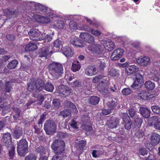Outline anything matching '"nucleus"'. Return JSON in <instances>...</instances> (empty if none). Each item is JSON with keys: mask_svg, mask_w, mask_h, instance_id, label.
Returning a JSON list of instances; mask_svg holds the SVG:
<instances>
[{"mask_svg": "<svg viewBox=\"0 0 160 160\" xmlns=\"http://www.w3.org/2000/svg\"><path fill=\"white\" fill-rule=\"evenodd\" d=\"M48 68L50 73L54 78H59L63 73V67L60 63L53 62L48 65Z\"/></svg>", "mask_w": 160, "mask_h": 160, "instance_id": "1", "label": "nucleus"}, {"mask_svg": "<svg viewBox=\"0 0 160 160\" xmlns=\"http://www.w3.org/2000/svg\"><path fill=\"white\" fill-rule=\"evenodd\" d=\"M55 154L64 155L65 151V143L61 139H56L51 146Z\"/></svg>", "mask_w": 160, "mask_h": 160, "instance_id": "2", "label": "nucleus"}, {"mask_svg": "<svg viewBox=\"0 0 160 160\" xmlns=\"http://www.w3.org/2000/svg\"><path fill=\"white\" fill-rule=\"evenodd\" d=\"M28 142L24 139L21 140L18 143L17 151L18 154L22 157L24 156L28 151Z\"/></svg>", "mask_w": 160, "mask_h": 160, "instance_id": "3", "label": "nucleus"}, {"mask_svg": "<svg viewBox=\"0 0 160 160\" xmlns=\"http://www.w3.org/2000/svg\"><path fill=\"white\" fill-rule=\"evenodd\" d=\"M56 128V124L52 120H46L44 123V129L48 135H52L55 132Z\"/></svg>", "mask_w": 160, "mask_h": 160, "instance_id": "4", "label": "nucleus"}, {"mask_svg": "<svg viewBox=\"0 0 160 160\" xmlns=\"http://www.w3.org/2000/svg\"><path fill=\"white\" fill-rule=\"evenodd\" d=\"M107 82L106 79H103V81L100 82L97 86L98 91L105 98H108L110 96V92L108 89L107 84L106 82Z\"/></svg>", "mask_w": 160, "mask_h": 160, "instance_id": "5", "label": "nucleus"}, {"mask_svg": "<svg viewBox=\"0 0 160 160\" xmlns=\"http://www.w3.org/2000/svg\"><path fill=\"white\" fill-rule=\"evenodd\" d=\"M135 80L131 86L135 90H138L143 85V78L142 76L139 73L136 74Z\"/></svg>", "mask_w": 160, "mask_h": 160, "instance_id": "6", "label": "nucleus"}, {"mask_svg": "<svg viewBox=\"0 0 160 160\" xmlns=\"http://www.w3.org/2000/svg\"><path fill=\"white\" fill-rule=\"evenodd\" d=\"M30 39L32 41H42L45 38L42 37L41 33L38 29H31L28 33Z\"/></svg>", "mask_w": 160, "mask_h": 160, "instance_id": "7", "label": "nucleus"}, {"mask_svg": "<svg viewBox=\"0 0 160 160\" xmlns=\"http://www.w3.org/2000/svg\"><path fill=\"white\" fill-rule=\"evenodd\" d=\"M120 120L119 118L112 116L107 120V125L110 128H116L119 125H121L119 124Z\"/></svg>", "mask_w": 160, "mask_h": 160, "instance_id": "8", "label": "nucleus"}, {"mask_svg": "<svg viewBox=\"0 0 160 160\" xmlns=\"http://www.w3.org/2000/svg\"><path fill=\"white\" fill-rule=\"evenodd\" d=\"M124 51L121 48H118L114 50L111 55V60L112 61H117L119 60L123 55Z\"/></svg>", "mask_w": 160, "mask_h": 160, "instance_id": "9", "label": "nucleus"}, {"mask_svg": "<svg viewBox=\"0 0 160 160\" xmlns=\"http://www.w3.org/2000/svg\"><path fill=\"white\" fill-rule=\"evenodd\" d=\"M122 118L124 123V127L127 130H129L131 128L132 122L127 113H123L122 115Z\"/></svg>", "mask_w": 160, "mask_h": 160, "instance_id": "10", "label": "nucleus"}, {"mask_svg": "<svg viewBox=\"0 0 160 160\" xmlns=\"http://www.w3.org/2000/svg\"><path fill=\"white\" fill-rule=\"evenodd\" d=\"M88 50L95 54H100L103 51V48L101 45L98 44H93L88 47Z\"/></svg>", "mask_w": 160, "mask_h": 160, "instance_id": "11", "label": "nucleus"}, {"mask_svg": "<svg viewBox=\"0 0 160 160\" xmlns=\"http://www.w3.org/2000/svg\"><path fill=\"white\" fill-rule=\"evenodd\" d=\"M46 116V114L43 113L41 116L40 118L38 123V125L34 124V128L35 130L34 133L39 134L40 132V129L42 127V123L45 120V118Z\"/></svg>", "mask_w": 160, "mask_h": 160, "instance_id": "12", "label": "nucleus"}, {"mask_svg": "<svg viewBox=\"0 0 160 160\" xmlns=\"http://www.w3.org/2000/svg\"><path fill=\"white\" fill-rule=\"evenodd\" d=\"M80 37L84 41L88 43H92L94 42V37L90 34L87 32L81 33L80 35Z\"/></svg>", "mask_w": 160, "mask_h": 160, "instance_id": "13", "label": "nucleus"}, {"mask_svg": "<svg viewBox=\"0 0 160 160\" xmlns=\"http://www.w3.org/2000/svg\"><path fill=\"white\" fill-rule=\"evenodd\" d=\"M51 47H46L42 48L39 52V56L41 57H47L49 54L52 53V51L51 50Z\"/></svg>", "mask_w": 160, "mask_h": 160, "instance_id": "14", "label": "nucleus"}, {"mask_svg": "<svg viewBox=\"0 0 160 160\" xmlns=\"http://www.w3.org/2000/svg\"><path fill=\"white\" fill-rule=\"evenodd\" d=\"M70 43L75 47L82 48L84 46L83 41L76 37L72 38L70 40Z\"/></svg>", "mask_w": 160, "mask_h": 160, "instance_id": "15", "label": "nucleus"}, {"mask_svg": "<svg viewBox=\"0 0 160 160\" xmlns=\"http://www.w3.org/2000/svg\"><path fill=\"white\" fill-rule=\"evenodd\" d=\"M35 20L41 23H48L50 21L49 18L47 17L42 16L38 15L34 16Z\"/></svg>", "mask_w": 160, "mask_h": 160, "instance_id": "16", "label": "nucleus"}, {"mask_svg": "<svg viewBox=\"0 0 160 160\" xmlns=\"http://www.w3.org/2000/svg\"><path fill=\"white\" fill-rule=\"evenodd\" d=\"M44 81L42 79H36V88H35V91L34 92L38 93L43 90L44 88Z\"/></svg>", "mask_w": 160, "mask_h": 160, "instance_id": "17", "label": "nucleus"}, {"mask_svg": "<svg viewBox=\"0 0 160 160\" xmlns=\"http://www.w3.org/2000/svg\"><path fill=\"white\" fill-rule=\"evenodd\" d=\"M137 62L141 66L146 67L150 62V59L148 57H144L143 58H138L136 59Z\"/></svg>", "mask_w": 160, "mask_h": 160, "instance_id": "18", "label": "nucleus"}, {"mask_svg": "<svg viewBox=\"0 0 160 160\" xmlns=\"http://www.w3.org/2000/svg\"><path fill=\"white\" fill-rule=\"evenodd\" d=\"M63 53L67 57H71L73 55V51L69 47L66 46L62 48Z\"/></svg>", "mask_w": 160, "mask_h": 160, "instance_id": "19", "label": "nucleus"}, {"mask_svg": "<svg viewBox=\"0 0 160 160\" xmlns=\"http://www.w3.org/2000/svg\"><path fill=\"white\" fill-rule=\"evenodd\" d=\"M138 68L135 65H130L126 68L125 72L129 76L133 73L138 71Z\"/></svg>", "mask_w": 160, "mask_h": 160, "instance_id": "20", "label": "nucleus"}, {"mask_svg": "<svg viewBox=\"0 0 160 160\" xmlns=\"http://www.w3.org/2000/svg\"><path fill=\"white\" fill-rule=\"evenodd\" d=\"M139 111L142 116L145 118H148L150 116L151 112L147 107H141L139 108Z\"/></svg>", "mask_w": 160, "mask_h": 160, "instance_id": "21", "label": "nucleus"}, {"mask_svg": "<svg viewBox=\"0 0 160 160\" xmlns=\"http://www.w3.org/2000/svg\"><path fill=\"white\" fill-rule=\"evenodd\" d=\"M98 70L93 66H89L85 71V73L87 76H92L96 74Z\"/></svg>", "mask_w": 160, "mask_h": 160, "instance_id": "22", "label": "nucleus"}, {"mask_svg": "<svg viewBox=\"0 0 160 160\" xmlns=\"http://www.w3.org/2000/svg\"><path fill=\"white\" fill-rule=\"evenodd\" d=\"M2 141L7 147H8L9 146L11 145V137L10 133H7L4 134Z\"/></svg>", "mask_w": 160, "mask_h": 160, "instance_id": "23", "label": "nucleus"}, {"mask_svg": "<svg viewBox=\"0 0 160 160\" xmlns=\"http://www.w3.org/2000/svg\"><path fill=\"white\" fill-rule=\"evenodd\" d=\"M151 140L153 144L157 145L160 141V135L157 133H153L151 136Z\"/></svg>", "mask_w": 160, "mask_h": 160, "instance_id": "24", "label": "nucleus"}, {"mask_svg": "<svg viewBox=\"0 0 160 160\" xmlns=\"http://www.w3.org/2000/svg\"><path fill=\"white\" fill-rule=\"evenodd\" d=\"M0 108L2 109V113L5 114L10 110V106L7 101L0 104Z\"/></svg>", "mask_w": 160, "mask_h": 160, "instance_id": "25", "label": "nucleus"}, {"mask_svg": "<svg viewBox=\"0 0 160 160\" xmlns=\"http://www.w3.org/2000/svg\"><path fill=\"white\" fill-rule=\"evenodd\" d=\"M100 98L97 96H92L88 99V104L90 106L96 105L98 104L100 101Z\"/></svg>", "mask_w": 160, "mask_h": 160, "instance_id": "26", "label": "nucleus"}, {"mask_svg": "<svg viewBox=\"0 0 160 160\" xmlns=\"http://www.w3.org/2000/svg\"><path fill=\"white\" fill-rule=\"evenodd\" d=\"M36 88V79L32 78L28 83V90L29 92H32Z\"/></svg>", "mask_w": 160, "mask_h": 160, "instance_id": "27", "label": "nucleus"}, {"mask_svg": "<svg viewBox=\"0 0 160 160\" xmlns=\"http://www.w3.org/2000/svg\"><path fill=\"white\" fill-rule=\"evenodd\" d=\"M106 104L111 110L113 109L117 105L116 99L115 98H109Z\"/></svg>", "mask_w": 160, "mask_h": 160, "instance_id": "28", "label": "nucleus"}, {"mask_svg": "<svg viewBox=\"0 0 160 160\" xmlns=\"http://www.w3.org/2000/svg\"><path fill=\"white\" fill-rule=\"evenodd\" d=\"M33 95L34 98H38V100L36 103L37 105L39 106L41 105L44 100V96L42 95L39 94L37 92H33Z\"/></svg>", "mask_w": 160, "mask_h": 160, "instance_id": "29", "label": "nucleus"}, {"mask_svg": "<svg viewBox=\"0 0 160 160\" xmlns=\"http://www.w3.org/2000/svg\"><path fill=\"white\" fill-rule=\"evenodd\" d=\"M104 46L106 50L109 51H111L113 50L114 48V42L111 40H109L105 41Z\"/></svg>", "mask_w": 160, "mask_h": 160, "instance_id": "30", "label": "nucleus"}, {"mask_svg": "<svg viewBox=\"0 0 160 160\" xmlns=\"http://www.w3.org/2000/svg\"><path fill=\"white\" fill-rule=\"evenodd\" d=\"M5 15L7 16L16 15L18 12L17 10L13 8H9L4 10L3 11Z\"/></svg>", "mask_w": 160, "mask_h": 160, "instance_id": "31", "label": "nucleus"}, {"mask_svg": "<svg viewBox=\"0 0 160 160\" xmlns=\"http://www.w3.org/2000/svg\"><path fill=\"white\" fill-rule=\"evenodd\" d=\"M13 132L14 136L17 138H19L21 136H22V135L21 128L19 126H16L14 128Z\"/></svg>", "mask_w": 160, "mask_h": 160, "instance_id": "32", "label": "nucleus"}, {"mask_svg": "<svg viewBox=\"0 0 160 160\" xmlns=\"http://www.w3.org/2000/svg\"><path fill=\"white\" fill-rule=\"evenodd\" d=\"M59 116H62L63 118H67L71 115V110L66 109L59 112L58 113Z\"/></svg>", "mask_w": 160, "mask_h": 160, "instance_id": "33", "label": "nucleus"}, {"mask_svg": "<svg viewBox=\"0 0 160 160\" xmlns=\"http://www.w3.org/2000/svg\"><path fill=\"white\" fill-rule=\"evenodd\" d=\"M71 89L66 86H62L60 89V92L61 94L66 96H68L71 92Z\"/></svg>", "mask_w": 160, "mask_h": 160, "instance_id": "34", "label": "nucleus"}, {"mask_svg": "<svg viewBox=\"0 0 160 160\" xmlns=\"http://www.w3.org/2000/svg\"><path fill=\"white\" fill-rule=\"evenodd\" d=\"M37 48L36 44L33 43H29L26 45L25 50L27 52L35 50Z\"/></svg>", "mask_w": 160, "mask_h": 160, "instance_id": "35", "label": "nucleus"}, {"mask_svg": "<svg viewBox=\"0 0 160 160\" xmlns=\"http://www.w3.org/2000/svg\"><path fill=\"white\" fill-rule=\"evenodd\" d=\"M35 9L40 10L42 13L45 14L48 11V8L45 6H43L39 3H37L35 5Z\"/></svg>", "mask_w": 160, "mask_h": 160, "instance_id": "36", "label": "nucleus"}, {"mask_svg": "<svg viewBox=\"0 0 160 160\" xmlns=\"http://www.w3.org/2000/svg\"><path fill=\"white\" fill-rule=\"evenodd\" d=\"M81 68L79 62L77 60L74 61L72 63L71 69L73 72L78 71Z\"/></svg>", "mask_w": 160, "mask_h": 160, "instance_id": "37", "label": "nucleus"}, {"mask_svg": "<svg viewBox=\"0 0 160 160\" xmlns=\"http://www.w3.org/2000/svg\"><path fill=\"white\" fill-rule=\"evenodd\" d=\"M83 129L86 131V134L87 135H89L92 133V128L90 123L84 125L83 126Z\"/></svg>", "mask_w": 160, "mask_h": 160, "instance_id": "38", "label": "nucleus"}, {"mask_svg": "<svg viewBox=\"0 0 160 160\" xmlns=\"http://www.w3.org/2000/svg\"><path fill=\"white\" fill-rule=\"evenodd\" d=\"M145 88L148 90H152L155 87V84L151 81H146L145 84Z\"/></svg>", "mask_w": 160, "mask_h": 160, "instance_id": "39", "label": "nucleus"}, {"mask_svg": "<svg viewBox=\"0 0 160 160\" xmlns=\"http://www.w3.org/2000/svg\"><path fill=\"white\" fill-rule=\"evenodd\" d=\"M65 24L63 21L62 20H57L55 21L54 26L56 28L60 29H63Z\"/></svg>", "mask_w": 160, "mask_h": 160, "instance_id": "40", "label": "nucleus"}, {"mask_svg": "<svg viewBox=\"0 0 160 160\" xmlns=\"http://www.w3.org/2000/svg\"><path fill=\"white\" fill-rule=\"evenodd\" d=\"M150 94L148 91L145 90L141 91L138 94V96L143 100H146L149 98Z\"/></svg>", "mask_w": 160, "mask_h": 160, "instance_id": "41", "label": "nucleus"}, {"mask_svg": "<svg viewBox=\"0 0 160 160\" xmlns=\"http://www.w3.org/2000/svg\"><path fill=\"white\" fill-rule=\"evenodd\" d=\"M18 63V62L17 60H13L8 63L7 67L11 69H14L16 68Z\"/></svg>", "mask_w": 160, "mask_h": 160, "instance_id": "42", "label": "nucleus"}, {"mask_svg": "<svg viewBox=\"0 0 160 160\" xmlns=\"http://www.w3.org/2000/svg\"><path fill=\"white\" fill-rule=\"evenodd\" d=\"M108 73L110 76L113 77L118 76L119 74L118 71L114 68H109Z\"/></svg>", "mask_w": 160, "mask_h": 160, "instance_id": "43", "label": "nucleus"}, {"mask_svg": "<svg viewBox=\"0 0 160 160\" xmlns=\"http://www.w3.org/2000/svg\"><path fill=\"white\" fill-rule=\"evenodd\" d=\"M142 119L138 116H136L134 118V124L135 126L138 128L140 127L142 124Z\"/></svg>", "mask_w": 160, "mask_h": 160, "instance_id": "44", "label": "nucleus"}, {"mask_svg": "<svg viewBox=\"0 0 160 160\" xmlns=\"http://www.w3.org/2000/svg\"><path fill=\"white\" fill-rule=\"evenodd\" d=\"M52 106L54 109H57L59 108L61 105L60 101L58 99H55L53 100L52 102Z\"/></svg>", "mask_w": 160, "mask_h": 160, "instance_id": "45", "label": "nucleus"}, {"mask_svg": "<svg viewBox=\"0 0 160 160\" xmlns=\"http://www.w3.org/2000/svg\"><path fill=\"white\" fill-rule=\"evenodd\" d=\"M64 105L66 107L71 108L73 110H75L76 111L77 110L76 106L74 104L68 101H66L64 102Z\"/></svg>", "mask_w": 160, "mask_h": 160, "instance_id": "46", "label": "nucleus"}, {"mask_svg": "<svg viewBox=\"0 0 160 160\" xmlns=\"http://www.w3.org/2000/svg\"><path fill=\"white\" fill-rule=\"evenodd\" d=\"M44 88L46 91L52 92L54 89V86L50 83H47L44 85Z\"/></svg>", "mask_w": 160, "mask_h": 160, "instance_id": "47", "label": "nucleus"}, {"mask_svg": "<svg viewBox=\"0 0 160 160\" xmlns=\"http://www.w3.org/2000/svg\"><path fill=\"white\" fill-rule=\"evenodd\" d=\"M86 144V142L84 140L79 141L77 142L76 147L80 149H82L83 148Z\"/></svg>", "mask_w": 160, "mask_h": 160, "instance_id": "48", "label": "nucleus"}, {"mask_svg": "<svg viewBox=\"0 0 160 160\" xmlns=\"http://www.w3.org/2000/svg\"><path fill=\"white\" fill-rule=\"evenodd\" d=\"M93 157L96 158L99 157L102 155V151H101L96 150H92L91 153Z\"/></svg>", "mask_w": 160, "mask_h": 160, "instance_id": "49", "label": "nucleus"}, {"mask_svg": "<svg viewBox=\"0 0 160 160\" xmlns=\"http://www.w3.org/2000/svg\"><path fill=\"white\" fill-rule=\"evenodd\" d=\"M37 156L34 153H31L25 158L24 160H36Z\"/></svg>", "mask_w": 160, "mask_h": 160, "instance_id": "50", "label": "nucleus"}, {"mask_svg": "<svg viewBox=\"0 0 160 160\" xmlns=\"http://www.w3.org/2000/svg\"><path fill=\"white\" fill-rule=\"evenodd\" d=\"M152 112L157 114H160V107L157 105H154L151 107Z\"/></svg>", "mask_w": 160, "mask_h": 160, "instance_id": "51", "label": "nucleus"}, {"mask_svg": "<svg viewBox=\"0 0 160 160\" xmlns=\"http://www.w3.org/2000/svg\"><path fill=\"white\" fill-rule=\"evenodd\" d=\"M132 92V90L128 88H124L122 91L123 95L125 96L129 95Z\"/></svg>", "mask_w": 160, "mask_h": 160, "instance_id": "52", "label": "nucleus"}, {"mask_svg": "<svg viewBox=\"0 0 160 160\" xmlns=\"http://www.w3.org/2000/svg\"><path fill=\"white\" fill-rule=\"evenodd\" d=\"M15 147L11 145V149L9 151V157L11 159H12L13 158V157L15 154Z\"/></svg>", "mask_w": 160, "mask_h": 160, "instance_id": "53", "label": "nucleus"}, {"mask_svg": "<svg viewBox=\"0 0 160 160\" xmlns=\"http://www.w3.org/2000/svg\"><path fill=\"white\" fill-rule=\"evenodd\" d=\"M154 127L157 129L160 130V118H156L154 120Z\"/></svg>", "mask_w": 160, "mask_h": 160, "instance_id": "54", "label": "nucleus"}, {"mask_svg": "<svg viewBox=\"0 0 160 160\" xmlns=\"http://www.w3.org/2000/svg\"><path fill=\"white\" fill-rule=\"evenodd\" d=\"M63 155L55 154L52 158V160H64Z\"/></svg>", "mask_w": 160, "mask_h": 160, "instance_id": "55", "label": "nucleus"}, {"mask_svg": "<svg viewBox=\"0 0 160 160\" xmlns=\"http://www.w3.org/2000/svg\"><path fill=\"white\" fill-rule=\"evenodd\" d=\"M36 151L37 152L40 153L41 155L44 154L45 153V151L44 148L42 146H40L36 149Z\"/></svg>", "mask_w": 160, "mask_h": 160, "instance_id": "56", "label": "nucleus"}, {"mask_svg": "<svg viewBox=\"0 0 160 160\" xmlns=\"http://www.w3.org/2000/svg\"><path fill=\"white\" fill-rule=\"evenodd\" d=\"M62 45V42L59 39H56L53 43V46L58 48Z\"/></svg>", "mask_w": 160, "mask_h": 160, "instance_id": "57", "label": "nucleus"}, {"mask_svg": "<svg viewBox=\"0 0 160 160\" xmlns=\"http://www.w3.org/2000/svg\"><path fill=\"white\" fill-rule=\"evenodd\" d=\"M104 77L105 76L103 75H99L96 76L93 79L92 82L93 83H97Z\"/></svg>", "mask_w": 160, "mask_h": 160, "instance_id": "58", "label": "nucleus"}, {"mask_svg": "<svg viewBox=\"0 0 160 160\" xmlns=\"http://www.w3.org/2000/svg\"><path fill=\"white\" fill-rule=\"evenodd\" d=\"M69 27L71 30H76L77 28V26L73 21H71L70 22Z\"/></svg>", "mask_w": 160, "mask_h": 160, "instance_id": "59", "label": "nucleus"}, {"mask_svg": "<svg viewBox=\"0 0 160 160\" xmlns=\"http://www.w3.org/2000/svg\"><path fill=\"white\" fill-rule=\"evenodd\" d=\"M70 126L75 129H77L78 127L77 126V122L74 119H72L69 123Z\"/></svg>", "mask_w": 160, "mask_h": 160, "instance_id": "60", "label": "nucleus"}, {"mask_svg": "<svg viewBox=\"0 0 160 160\" xmlns=\"http://www.w3.org/2000/svg\"><path fill=\"white\" fill-rule=\"evenodd\" d=\"M138 153L139 154L144 156L148 154V151L146 149L144 148H142L140 149L138 151Z\"/></svg>", "mask_w": 160, "mask_h": 160, "instance_id": "61", "label": "nucleus"}, {"mask_svg": "<svg viewBox=\"0 0 160 160\" xmlns=\"http://www.w3.org/2000/svg\"><path fill=\"white\" fill-rule=\"evenodd\" d=\"M25 5L26 6L32 7H33V6H34V8L35 9V5L37 4V3H35L34 2H27L26 1L25 2Z\"/></svg>", "mask_w": 160, "mask_h": 160, "instance_id": "62", "label": "nucleus"}, {"mask_svg": "<svg viewBox=\"0 0 160 160\" xmlns=\"http://www.w3.org/2000/svg\"><path fill=\"white\" fill-rule=\"evenodd\" d=\"M145 160H156L154 155L150 153L147 157H145Z\"/></svg>", "mask_w": 160, "mask_h": 160, "instance_id": "63", "label": "nucleus"}, {"mask_svg": "<svg viewBox=\"0 0 160 160\" xmlns=\"http://www.w3.org/2000/svg\"><path fill=\"white\" fill-rule=\"evenodd\" d=\"M80 29L82 30H84L89 32L90 31L91 29L88 27L86 25H84L81 26L80 28Z\"/></svg>", "mask_w": 160, "mask_h": 160, "instance_id": "64", "label": "nucleus"}]
</instances>
